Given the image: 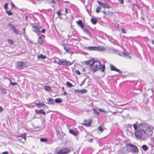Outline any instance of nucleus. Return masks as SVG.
Instances as JSON below:
<instances>
[{"label": "nucleus", "mask_w": 154, "mask_h": 154, "mask_svg": "<svg viewBox=\"0 0 154 154\" xmlns=\"http://www.w3.org/2000/svg\"><path fill=\"white\" fill-rule=\"evenodd\" d=\"M90 66L92 72L94 73L100 70L102 72L104 71L105 69L104 65H101L100 63L98 61L93 60V63L90 64Z\"/></svg>", "instance_id": "nucleus-1"}, {"label": "nucleus", "mask_w": 154, "mask_h": 154, "mask_svg": "<svg viewBox=\"0 0 154 154\" xmlns=\"http://www.w3.org/2000/svg\"><path fill=\"white\" fill-rule=\"evenodd\" d=\"M135 136L137 139L141 140H146L147 136L145 134L144 130L143 129L137 130L135 132Z\"/></svg>", "instance_id": "nucleus-2"}, {"label": "nucleus", "mask_w": 154, "mask_h": 154, "mask_svg": "<svg viewBox=\"0 0 154 154\" xmlns=\"http://www.w3.org/2000/svg\"><path fill=\"white\" fill-rule=\"evenodd\" d=\"M84 49L89 51H103L105 50V48L102 46L96 47L95 46L84 47Z\"/></svg>", "instance_id": "nucleus-3"}, {"label": "nucleus", "mask_w": 154, "mask_h": 154, "mask_svg": "<svg viewBox=\"0 0 154 154\" xmlns=\"http://www.w3.org/2000/svg\"><path fill=\"white\" fill-rule=\"evenodd\" d=\"M57 63L59 65L69 66L71 65L72 63L67 60H64L63 59H60L58 61Z\"/></svg>", "instance_id": "nucleus-4"}, {"label": "nucleus", "mask_w": 154, "mask_h": 154, "mask_svg": "<svg viewBox=\"0 0 154 154\" xmlns=\"http://www.w3.org/2000/svg\"><path fill=\"white\" fill-rule=\"evenodd\" d=\"M144 131L145 134L149 136H151L153 133L152 129L150 127H146Z\"/></svg>", "instance_id": "nucleus-5"}, {"label": "nucleus", "mask_w": 154, "mask_h": 154, "mask_svg": "<svg viewBox=\"0 0 154 154\" xmlns=\"http://www.w3.org/2000/svg\"><path fill=\"white\" fill-rule=\"evenodd\" d=\"M70 152V149L68 148L60 150L57 152V154H67Z\"/></svg>", "instance_id": "nucleus-6"}, {"label": "nucleus", "mask_w": 154, "mask_h": 154, "mask_svg": "<svg viewBox=\"0 0 154 154\" xmlns=\"http://www.w3.org/2000/svg\"><path fill=\"white\" fill-rule=\"evenodd\" d=\"M40 27H39L38 26H32V31L36 33L38 35H40L39 29Z\"/></svg>", "instance_id": "nucleus-7"}, {"label": "nucleus", "mask_w": 154, "mask_h": 154, "mask_svg": "<svg viewBox=\"0 0 154 154\" xmlns=\"http://www.w3.org/2000/svg\"><path fill=\"white\" fill-rule=\"evenodd\" d=\"M129 146L131 150L133 152L137 153L138 152V149L136 146L131 144H129Z\"/></svg>", "instance_id": "nucleus-8"}, {"label": "nucleus", "mask_w": 154, "mask_h": 154, "mask_svg": "<svg viewBox=\"0 0 154 154\" xmlns=\"http://www.w3.org/2000/svg\"><path fill=\"white\" fill-rule=\"evenodd\" d=\"M69 132L75 137L76 136L79 134V131L76 129H70L69 130Z\"/></svg>", "instance_id": "nucleus-9"}, {"label": "nucleus", "mask_w": 154, "mask_h": 154, "mask_svg": "<svg viewBox=\"0 0 154 154\" xmlns=\"http://www.w3.org/2000/svg\"><path fill=\"white\" fill-rule=\"evenodd\" d=\"M97 2L100 5L102 6L103 8L108 9H109L110 8V6L108 5L107 3H102L99 1H97Z\"/></svg>", "instance_id": "nucleus-10"}, {"label": "nucleus", "mask_w": 154, "mask_h": 154, "mask_svg": "<svg viewBox=\"0 0 154 154\" xmlns=\"http://www.w3.org/2000/svg\"><path fill=\"white\" fill-rule=\"evenodd\" d=\"M110 67L111 69V70L112 71H115L120 73H122V71H120L119 69L116 68L114 65L112 64H110Z\"/></svg>", "instance_id": "nucleus-11"}, {"label": "nucleus", "mask_w": 154, "mask_h": 154, "mask_svg": "<svg viewBox=\"0 0 154 154\" xmlns=\"http://www.w3.org/2000/svg\"><path fill=\"white\" fill-rule=\"evenodd\" d=\"M48 103L50 105H53L54 104V100L53 98H50L47 99Z\"/></svg>", "instance_id": "nucleus-12"}, {"label": "nucleus", "mask_w": 154, "mask_h": 154, "mask_svg": "<svg viewBox=\"0 0 154 154\" xmlns=\"http://www.w3.org/2000/svg\"><path fill=\"white\" fill-rule=\"evenodd\" d=\"M35 112L37 114H42L43 115L45 114V112L43 111V109H35Z\"/></svg>", "instance_id": "nucleus-13"}, {"label": "nucleus", "mask_w": 154, "mask_h": 154, "mask_svg": "<svg viewBox=\"0 0 154 154\" xmlns=\"http://www.w3.org/2000/svg\"><path fill=\"white\" fill-rule=\"evenodd\" d=\"M77 24L80 26L82 29H83L84 26L82 24V20H79L76 21Z\"/></svg>", "instance_id": "nucleus-14"}, {"label": "nucleus", "mask_w": 154, "mask_h": 154, "mask_svg": "<svg viewBox=\"0 0 154 154\" xmlns=\"http://www.w3.org/2000/svg\"><path fill=\"white\" fill-rule=\"evenodd\" d=\"M10 29H12L16 34L17 35L19 34V33L18 32V30L15 26H12V27H11Z\"/></svg>", "instance_id": "nucleus-15"}, {"label": "nucleus", "mask_w": 154, "mask_h": 154, "mask_svg": "<svg viewBox=\"0 0 154 154\" xmlns=\"http://www.w3.org/2000/svg\"><path fill=\"white\" fill-rule=\"evenodd\" d=\"M91 119L86 121L84 123V125L86 126H90L91 125Z\"/></svg>", "instance_id": "nucleus-16"}, {"label": "nucleus", "mask_w": 154, "mask_h": 154, "mask_svg": "<svg viewBox=\"0 0 154 154\" xmlns=\"http://www.w3.org/2000/svg\"><path fill=\"white\" fill-rule=\"evenodd\" d=\"M17 66L19 69H22L23 68L22 63L21 62H19L17 63Z\"/></svg>", "instance_id": "nucleus-17"}, {"label": "nucleus", "mask_w": 154, "mask_h": 154, "mask_svg": "<svg viewBox=\"0 0 154 154\" xmlns=\"http://www.w3.org/2000/svg\"><path fill=\"white\" fill-rule=\"evenodd\" d=\"M44 89L46 91H51V87L48 86H45Z\"/></svg>", "instance_id": "nucleus-18"}, {"label": "nucleus", "mask_w": 154, "mask_h": 154, "mask_svg": "<svg viewBox=\"0 0 154 154\" xmlns=\"http://www.w3.org/2000/svg\"><path fill=\"white\" fill-rule=\"evenodd\" d=\"M85 33H87L89 36L91 35V32L87 28L83 29Z\"/></svg>", "instance_id": "nucleus-19"}, {"label": "nucleus", "mask_w": 154, "mask_h": 154, "mask_svg": "<svg viewBox=\"0 0 154 154\" xmlns=\"http://www.w3.org/2000/svg\"><path fill=\"white\" fill-rule=\"evenodd\" d=\"M39 106L45 108L46 107L48 108V106L45 105L43 103H40Z\"/></svg>", "instance_id": "nucleus-20"}, {"label": "nucleus", "mask_w": 154, "mask_h": 154, "mask_svg": "<svg viewBox=\"0 0 154 154\" xmlns=\"http://www.w3.org/2000/svg\"><path fill=\"white\" fill-rule=\"evenodd\" d=\"M91 22L93 24H95L97 22V20L96 19L92 18L91 20Z\"/></svg>", "instance_id": "nucleus-21"}, {"label": "nucleus", "mask_w": 154, "mask_h": 154, "mask_svg": "<svg viewBox=\"0 0 154 154\" xmlns=\"http://www.w3.org/2000/svg\"><path fill=\"white\" fill-rule=\"evenodd\" d=\"M55 102L57 103H60L62 101V100L60 98H56L55 99Z\"/></svg>", "instance_id": "nucleus-22"}, {"label": "nucleus", "mask_w": 154, "mask_h": 154, "mask_svg": "<svg viewBox=\"0 0 154 154\" xmlns=\"http://www.w3.org/2000/svg\"><path fill=\"white\" fill-rule=\"evenodd\" d=\"M142 148L145 151H146L148 149V147L145 145H143L142 146Z\"/></svg>", "instance_id": "nucleus-23"}, {"label": "nucleus", "mask_w": 154, "mask_h": 154, "mask_svg": "<svg viewBox=\"0 0 154 154\" xmlns=\"http://www.w3.org/2000/svg\"><path fill=\"white\" fill-rule=\"evenodd\" d=\"M38 58L45 59L46 58V57L42 54H40L38 56Z\"/></svg>", "instance_id": "nucleus-24"}, {"label": "nucleus", "mask_w": 154, "mask_h": 154, "mask_svg": "<svg viewBox=\"0 0 154 154\" xmlns=\"http://www.w3.org/2000/svg\"><path fill=\"white\" fill-rule=\"evenodd\" d=\"M0 89L2 93L4 94H5L6 93V91L5 88L1 87L0 88Z\"/></svg>", "instance_id": "nucleus-25"}, {"label": "nucleus", "mask_w": 154, "mask_h": 154, "mask_svg": "<svg viewBox=\"0 0 154 154\" xmlns=\"http://www.w3.org/2000/svg\"><path fill=\"white\" fill-rule=\"evenodd\" d=\"M39 40L38 41V42L40 45H42L43 43V42L42 39V38L41 36H39L38 37Z\"/></svg>", "instance_id": "nucleus-26"}, {"label": "nucleus", "mask_w": 154, "mask_h": 154, "mask_svg": "<svg viewBox=\"0 0 154 154\" xmlns=\"http://www.w3.org/2000/svg\"><path fill=\"white\" fill-rule=\"evenodd\" d=\"M64 49L67 52V53H70V51H69V48L66 47H64Z\"/></svg>", "instance_id": "nucleus-27"}, {"label": "nucleus", "mask_w": 154, "mask_h": 154, "mask_svg": "<svg viewBox=\"0 0 154 154\" xmlns=\"http://www.w3.org/2000/svg\"><path fill=\"white\" fill-rule=\"evenodd\" d=\"M98 129L101 132H102L103 131V128L102 126H99L98 128Z\"/></svg>", "instance_id": "nucleus-28"}, {"label": "nucleus", "mask_w": 154, "mask_h": 154, "mask_svg": "<svg viewBox=\"0 0 154 154\" xmlns=\"http://www.w3.org/2000/svg\"><path fill=\"white\" fill-rule=\"evenodd\" d=\"M17 137H21L22 138L24 139V140L25 141L26 140V137L24 135L21 134V135H18L17 136Z\"/></svg>", "instance_id": "nucleus-29"}, {"label": "nucleus", "mask_w": 154, "mask_h": 154, "mask_svg": "<svg viewBox=\"0 0 154 154\" xmlns=\"http://www.w3.org/2000/svg\"><path fill=\"white\" fill-rule=\"evenodd\" d=\"M66 85L70 87H72V85L69 82H67Z\"/></svg>", "instance_id": "nucleus-30"}, {"label": "nucleus", "mask_w": 154, "mask_h": 154, "mask_svg": "<svg viewBox=\"0 0 154 154\" xmlns=\"http://www.w3.org/2000/svg\"><path fill=\"white\" fill-rule=\"evenodd\" d=\"M101 8L100 7H98L97 8L96 11L97 13H99L100 12V10L101 9Z\"/></svg>", "instance_id": "nucleus-31"}, {"label": "nucleus", "mask_w": 154, "mask_h": 154, "mask_svg": "<svg viewBox=\"0 0 154 154\" xmlns=\"http://www.w3.org/2000/svg\"><path fill=\"white\" fill-rule=\"evenodd\" d=\"M8 43L11 45H13L14 43V41L10 39H8Z\"/></svg>", "instance_id": "nucleus-32"}, {"label": "nucleus", "mask_w": 154, "mask_h": 154, "mask_svg": "<svg viewBox=\"0 0 154 154\" xmlns=\"http://www.w3.org/2000/svg\"><path fill=\"white\" fill-rule=\"evenodd\" d=\"M87 92V91L86 90L84 89L82 90H81V94H85Z\"/></svg>", "instance_id": "nucleus-33"}, {"label": "nucleus", "mask_w": 154, "mask_h": 154, "mask_svg": "<svg viewBox=\"0 0 154 154\" xmlns=\"http://www.w3.org/2000/svg\"><path fill=\"white\" fill-rule=\"evenodd\" d=\"M89 68L88 67H85L83 68L82 69V71L84 72H86V70H89Z\"/></svg>", "instance_id": "nucleus-34"}, {"label": "nucleus", "mask_w": 154, "mask_h": 154, "mask_svg": "<svg viewBox=\"0 0 154 154\" xmlns=\"http://www.w3.org/2000/svg\"><path fill=\"white\" fill-rule=\"evenodd\" d=\"M8 3H5L4 5V8L7 11L8 8Z\"/></svg>", "instance_id": "nucleus-35"}, {"label": "nucleus", "mask_w": 154, "mask_h": 154, "mask_svg": "<svg viewBox=\"0 0 154 154\" xmlns=\"http://www.w3.org/2000/svg\"><path fill=\"white\" fill-rule=\"evenodd\" d=\"M133 126L135 130L136 131L137 128V125L136 123L134 124Z\"/></svg>", "instance_id": "nucleus-36"}, {"label": "nucleus", "mask_w": 154, "mask_h": 154, "mask_svg": "<svg viewBox=\"0 0 154 154\" xmlns=\"http://www.w3.org/2000/svg\"><path fill=\"white\" fill-rule=\"evenodd\" d=\"M41 141L45 142L47 141V139L46 138H41L40 139Z\"/></svg>", "instance_id": "nucleus-37"}, {"label": "nucleus", "mask_w": 154, "mask_h": 154, "mask_svg": "<svg viewBox=\"0 0 154 154\" xmlns=\"http://www.w3.org/2000/svg\"><path fill=\"white\" fill-rule=\"evenodd\" d=\"M6 12L7 13L9 16H10L13 14V13L10 11H6Z\"/></svg>", "instance_id": "nucleus-38"}, {"label": "nucleus", "mask_w": 154, "mask_h": 154, "mask_svg": "<svg viewBox=\"0 0 154 154\" xmlns=\"http://www.w3.org/2000/svg\"><path fill=\"white\" fill-rule=\"evenodd\" d=\"M93 110L94 111V113L95 114L97 115H98L99 114V113L97 111L94 109H93Z\"/></svg>", "instance_id": "nucleus-39"}, {"label": "nucleus", "mask_w": 154, "mask_h": 154, "mask_svg": "<svg viewBox=\"0 0 154 154\" xmlns=\"http://www.w3.org/2000/svg\"><path fill=\"white\" fill-rule=\"evenodd\" d=\"M123 55L125 57H127L128 56V53L127 52H123Z\"/></svg>", "instance_id": "nucleus-40"}, {"label": "nucleus", "mask_w": 154, "mask_h": 154, "mask_svg": "<svg viewBox=\"0 0 154 154\" xmlns=\"http://www.w3.org/2000/svg\"><path fill=\"white\" fill-rule=\"evenodd\" d=\"M115 26L116 28H117V29H119V24L118 23H115Z\"/></svg>", "instance_id": "nucleus-41"}, {"label": "nucleus", "mask_w": 154, "mask_h": 154, "mask_svg": "<svg viewBox=\"0 0 154 154\" xmlns=\"http://www.w3.org/2000/svg\"><path fill=\"white\" fill-rule=\"evenodd\" d=\"M40 103V102L39 101H36L35 103V104L39 106V105Z\"/></svg>", "instance_id": "nucleus-42"}, {"label": "nucleus", "mask_w": 154, "mask_h": 154, "mask_svg": "<svg viewBox=\"0 0 154 154\" xmlns=\"http://www.w3.org/2000/svg\"><path fill=\"white\" fill-rule=\"evenodd\" d=\"M10 83H11V85L12 86L17 85V83L16 82H12L11 81V80H10Z\"/></svg>", "instance_id": "nucleus-43"}, {"label": "nucleus", "mask_w": 154, "mask_h": 154, "mask_svg": "<svg viewBox=\"0 0 154 154\" xmlns=\"http://www.w3.org/2000/svg\"><path fill=\"white\" fill-rule=\"evenodd\" d=\"M92 61V60H89V61H86L85 63L87 65L89 64L90 63V62Z\"/></svg>", "instance_id": "nucleus-44"}, {"label": "nucleus", "mask_w": 154, "mask_h": 154, "mask_svg": "<svg viewBox=\"0 0 154 154\" xmlns=\"http://www.w3.org/2000/svg\"><path fill=\"white\" fill-rule=\"evenodd\" d=\"M98 110L100 112H103L104 113L105 112V111L104 110H103V109H98Z\"/></svg>", "instance_id": "nucleus-45"}, {"label": "nucleus", "mask_w": 154, "mask_h": 154, "mask_svg": "<svg viewBox=\"0 0 154 154\" xmlns=\"http://www.w3.org/2000/svg\"><path fill=\"white\" fill-rule=\"evenodd\" d=\"M75 73L77 74L80 75L81 74V73L78 70H76L75 71Z\"/></svg>", "instance_id": "nucleus-46"}, {"label": "nucleus", "mask_w": 154, "mask_h": 154, "mask_svg": "<svg viewBox=\"0 0 154 154\" xmlns=\"http://www.w3.org/2000/svg\"><path fill=\"white\" fill-rule=\"evenodd\" d=\"M75 91L76 93H81V90H75Z\"/></svg>", "instance_id": "nucleus-47"}, {"label": "nucleus", "mask_w": 154, "mask_h": 154, "mask_svg": "<svg viewBox=\"0 0 154 154\" xmlns=\"http://www.w3.org/2000/svg\"><path fill=\"white\" fill-rule=\"evenodd\" d=\"M57 14L58 16H60L61 15L60 10L59 11L57 12Z\"/></svg>", "instance_id": "nucleus-48"}, {"label": "nucleus", "mask_w": 154, "mask_h": 154, "mask_svg": "<svg viewBox=\"0 0 154 154\" xmlns=\"http://www.w3.org/2000/svg\"><path fill=\"white\" fill-rule=\"evenodd\" d=\"M134 6H136V7L137 8H138L139 9H140V8H139V5L137 4H134Z\"/></svg>", "instance_id": "nucleus-49"}, {"label": "nucleus", "mask_w": 154, "mask_h": 154, "mask_svg": "<svg viewBox=\"0 0 154 154\" xmlns=\"http://www.w3.org/2000/svg\"><path fill=\"white\" fill-rule=\"evenodd\" d=\"M119 2V3L121 4H123V0H118Z\"/></svg>", "instance_id": "nucleus-50"}, {"label": "nucleus", "mask_w": 154, "mask_h": 154, "mask_svg": "<svg viewBox=\"0 0 154 154\" xmlns=\"http://www.w3.org/2000/svg\"><path fill=\"white\" fill-rule=\"evenodd\" d=\"M122 32L123 33H126V32L125 31V30L123 29H121Z\"/></svg>", "instance_id": "nucleus-51"}, {"label": "nucleus", "mask_w": 154, "mask_h": 154, "mask_svg": "<svg viewBox=\"0 0 154 154\" xmlns=\"http://www.w3.org/2000/svg\"><path fill=\"white\" fill-rule=\"evenodd\" d=\"M85 72L87 74H90V71H89V70H86V72Z\"/></svg>", "instance_id": "nucleus-52"}, {"label": "nucleus", "mask_w": 154, "mask_h": 154, "mask_svg": "<svg viewBox=\"0 0 154 154\" xmlns=\"http://www.w3.org/2000/svg\"><path fill=\"white\" fill-rule=\"evenodd\" d=\"M45 29H43L41 31V32L42 33H44L45 32Z\"/></svg>", "instance_id": "nucleus-53"}, {"label": "nucleus", "mask_w": 154, "mask_h": 154, "mask_svg": "<svg viewBox=\"0 0 154 154\" xmlns=\"http://www.w3.org/2000/svg\"><path fill=\"white\" fill-rule=\"evenodd\" d=\"M11 6L12 8H16V7L15 6V5L13 3H11Z\"/></svg>", "instance_id": "nucleus-54"}, {"label": "nucleus", "mask_w": 154, "mask_h": 154, "mask_svg": "<svg viewBox=\"0 0 154 154\" xmlns=\"http://www.w3.org/2000/svg\"><path fill=\"white\" fill-rule=\"evenodd\" d=\"M2 154H8V152L7 151H5L3 152Z\"/></svg>", "instance_id": "nucleus-55"}, {"label": "nucleus", "mask_w": 154, "mask_h": 154, "mask_svg": "<svg viewBox=\"0 0 154 154\" xmlns=\"http://www.w3.org/2000/svg\"><path fill=\"white\" fill-rule=\"evenodd\" d=\"M8 26H10L11 27H12L13 26H13V25L11 24V23H9L8 24Z\"/></svg>", "instance_id": "nucleus-56"}, {"label": "nucleus", "mask_w": 154, "mask_h": 154, "mask_svg": "<svg viewBox=\"0 0 154 154\" xmlns=\"http://www.w3.org/2000/svg\"><path fill=\"white\" fill-rule=\"evenodd\" d=\"M3 108L0 106V112H1L3 110Z\"/></svg>", "instance_id": "nucleus-57"}, {"label": "nucleus", "mask_w": 154, "mask_h": 154, "mask_svg": "<svg viewBox=\"0 0 154 154\" xmlns=\"http://www.w3.org/2000/svg\"><path fill=\"white\" fill-rule=\"evenodd\" d=\"M23 32L25 33V28H24L23 29Z\"/></svg>", "instance_id": "nucleus-58"}, {"label": "nucleus", "mask_w": 154, "mask_h": 154, "mask_svg": "<svg viewBox=\"0 0 154 154\" xmlns=\"http://www.w3.org/2000/svg\"><path fill=\"white\" fill-rule=\"evenodd\" d=\"M86 11L88 12V14H90V12H89V10H88V9H86Z\"/></svg>", "instance_id": "nucleus-59"}, {"label": "nucleus", "mask_w": 154, "mask_h": 154, "mask_svg": "<svg viewBox=\"0 0 154 154\" xmlns=\"http://www.w3.org/2000/svg\"><path fill=\"white\" fill-rule=\"evenodd\" d=\"M92 141H93V139H90V140H89L88 141L89 142H92Z\"/></svg>", "instance_id": "nucleus-60"}, {"label": "nucleus", "mask_w": 154, "mask_h": 154, "mask_svg": "<svg viewBox=\"0 0 154 154\" xmlns=\"http://www.w3.org/2000/svg\"><path fill=\"white\" fill-rule=\"evenodd\" d=\"M65 12H66V13H68V12L67 9L66 8H65Z\"/></svg>", "instance_id": "nucleus-61"}, {"label": "nucleus", "mask_w": 154, "mask_h": 154, "mask_svg": "<svg viewBox=\"0 0 154 154\" xmlns=\"http://www.w3.org/2000/svg\"><path fill=\"white\" fill-rule=\"evenodd\" d=\"M52 3H53L54 4L55 3V2L54 1V0H52Z\"/></svg>", "instance_id": "nucleus-62"}, {"label": "nucleus", "mask_w": 154, "mask_h": 154, "mask_svg": "<svg viewBox=\"0 0 154 154\" xmlns=\"http://www.w3.org/2000/svg\"><path fill=\"white\" fill-rule=\"evenodd\" d=\"M28 18V17L27 16H26L25 17V19L27 21V19Z\"/></svg>", "instance_id": "nucleus-63"}, {"label": "nucleus", "mask_w": 154, "mask_h": 154, "mask_svg": "<svg viewBox=\"0 0 154 154\" xmlns=\"http://www.w3.org/2000/svg\"><path fill=\"white\" fill-rule=\"evenodd\" d=\"M152 43L154 45V40H153L152 41Z\"/></svg>", "instance_id": "nucleus-64"}]
</instances>
